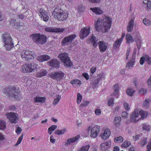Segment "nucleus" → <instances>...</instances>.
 <instances>
[{
	"mask_svg": "<svg viewBox=\"0 0 151 151\" xmlns=\"http://www.w3.org/2000/svg\"><path fill=\"white\" fill-rule=\"evenodd\" d=\"M17 63H18L17 61L14 60L11 63V65L12 67H16Z\"/></svg>",
	"mask_w": 151,
	"mask_h": 151,
	"instance_id": "obj_59",
	"label": "nucleus"
},
{
	"mask_svg": "<svg viewBox=\"0 0 151 151\" xmlns=\"http://www.w3.org/2000/svg\"><path fill=\"white\" fill-rule=\"evenodd\" d=\"M146 61L149 65H151V58L148 55H145Z\"/></svg>",
	"mask_w": 151,
	"mask_h": 151,
	"instance_id": "obj_49",
	"label": "nucleus"
},
{
	"mask_svg": "<svg viewBox=\"0 0 151 151\" xmlns=\"http://www.w3.org/2000/svg\"><path fill=\"white\" fill-rule=\"evenodd\" d=\"M22 129L20 127H17L16 131V132L18 134H20L21 132Z\"/></svg>",
	"mask_w": 151,
	"mask_h": 151,
	"instance_id": "obj_62",
	"label": "nucleus"
},
{
	"mask_svg": "<svg viewBox=\"0 0 151 151\" xmlns=\"http://www.w3.org/2000/svg\"><path fill=\"white\" fill-rule=\"evenodd\" d=\"M95 28L98 31H101L103 33L106 32L110 28L111 20L108 16L104 15L103 18L99 19L95 22Z\"/></svg>",
	"mask_w": 151,
	"mask_h": 151,
	"instance_id": "obj_1",
	"label": "nucleus"
},
{
	"mask_svg": "<svg viewBox=\"0 0 151 151\" xmlns=\"http://www.w3.org/2000/svg\"><path fill=\"white\" fill-rule=\"evenodd\" d=\"M58 57L63 61L66 66L71 67L72 66V63L68 56V53L65 52L61 53L59 54Z\"/></svg>",
	"mask_w": 151,
	"mask_h": 151,
	"instance_id": "obj_5",
	"label": "nucleus"
},
{
	"mask_svg": "<svg viewBox=\"0 0 151 151\" xmlns=\"http://www.w3.org/2000/svg\"><path fill=\"white\" fill-rule=\"evenodd\" d=\"M100 131V127L98 125L94 127L91 130V137L93 138L96 137L99 133Z\"/></svg>",
	"mask_w": 151,
	"mask_h": 151,
	"instance_id": "obj_15",
	"label": "nucleus"
},
{
	"mask_svg": "<svg viewBox=\"0 0 151 151\" xmlns=\"http://www.w3.org/2000/svg\"><path fill=\"white\" fill-rule=\"evenodd\" d=\"M90 10L97 15H100L103 13V11L99 7L91 8Z\"/></svg>",
	"mask_w": 151,
	"mask_h": 151,
	"instance_id": "obj_25",
	"label": "nucleus"
},
{
	"mask_svg": "<svg viewBox=\"0 0 151 151\" xmlns=\"http://www.w3.org/2000/svg\"><path fill=\"white\" fill-rule=\"evenodd\" d=\"M47 63L50 66L56 68H58L60 66V63L55 59L50 60Z\"/></svg>",
	"mask_w": 151,
	"mask_h": 151,
	"instance_id": "obj_17",
	"label": "nucleus"
},
{
	"mask_svg": "<svg viewBox=\"0 0 151 151\" xmlns=\"http://www.w3.org/2000/svg\"><path fill=\"white\" fill-rule=\"evenodd\" d=\"M90 27H86L81 29L80 31L79 37L80 38L83 39L87 37L90 33Z\"/></svg>",
	"mask_w": 151,
	"mask_h": 151,
	"instance_id": "obj_8",
	"label": "nucleus"
},
{
	"mask_svg": "<svg viewBox=\"0 0 151 151\" xmlns=\"http://www.w3.org/2000/svg\"><path fill=\"white\" fill-rule=\"evenodd\" d=\"M45 99L43 97H36L34 99V101L35 102H44Z\"/></svg>",
	"mask_w": 151,
	"mask_h": 151,
	"instance_id": "obj_35",
	"label": "nucleus"
},
{
	"mask_svg": "<svg viewBox=\"0 0 151 151\" xmlns=\"http://www.w3.org/2000/svg\"><path fill=\"white\" fill-rule=\"evenodd\" d=\"M124 106L125 109L127 110H129L130 108V106L126 102H124Z\"/></svg>",
	"mask_w": 151,
	"mask_h": 151,
	"instance_id": "obj_54",
	"label": "nucleus"
},
{
	"mask_svg": "<svg viewBox=\"0 0 151 151\" xmlns=\"http://www.w3.org/2000/svg\"><path fill=\"white\" fill-rule=\"evenodd\" d=\"M80 135H78L74 137L68 139L66 141L65 145V146H67L71 143L77 141L80 138Z\"/></svg>",
	"mask_w": 151,
	"mask_h": 151,
	"instance_id": "obj_18",
	"label": "nucleus"
},
{
	"mask_svg": "<svg viewBox=\"0 0 151 151\" xmlns=\"http://www.w3.org/2000/svg\"><path fill=\"white\" fill-rule=\"evenodd\" d=\"M143 22L145 25L147 26H149L151 24L150 20L146 18L143 19Z\"/></svg>",
	"mask_w": 151,
	"mask_h": 151,
	"instance_id": "obj_46",
	"label": "nucleus"
},
{
	"mask_svg": "<svg viewBox=\"0 0 151 151\" xmlns=\"http://www.w3.org/2000/svg\"><path fill=\"white\" fill-rule=\"evenodd\" d=\"M147 83L149 86H151V75L147 81Z\"/></svg>",
	"mask_w": 151,
	"mask_h": 151,
	"instance_id": "obj_64",
	"label": "nucleus"
},
{
	"mask_svg": "<svg viewBox=\"0 0 151 151\" xmlns=\"http://www.w3.org/2000/svg\"><path fill=\"white\" fill-rule=\"evenodd\" d=\"M122 42V41H121V40L118 39L115 42V43L113 46L114 48H116L118 47L120 45Z\"/></svg>",
	"mask_w": 151,
	"mask_h": 151,
	"instance_id": "obj_42",
	"label": "nucleus"
},
{
	"mask_svg": "<svg viewBox=\"0 0 151 151\" xmlns=\"http://www.w3.org/2000/svg\"><path fill=\"white\" fill-rule=\"evenodd\" d=\"M39 16L40 17L43 19V20L45 22H47L49 19V17L48 12L45 10L41 9L40 10Z\"/></svg>",
	"mask_w": 151,
	"mask_h": 151,
	"instance_id": "obj_16",
	"label": "nucleus"
},
{
	"mask_svg": "<svg viewBox=\"0 0 151 151\" xmlns=\"http://www.w3.org/2000/svg\"><path fill=\"white\" fill-rule=\"evenodd\" d=\"M133 137L134 140V141H137L139 139V136L138 134H137L135 136H133Z\"/></svg>",
	"mask_w": 151,
	"mask_h": 151,
	"instance_id": "obj_60",
	"label": "nucleus"
},
{
	"mask_svg": "<svg viewBox=\"0 0 151 151\" xmlns=\"http://www.w3.org/2000/svg\"><path fill=\"white\" fill-rule=\"evenodd\" d=\"M131 144L130 142L128 141H126L123 143L121 146L122 147L127 148L129 147Z\"/></svg>",
	"mask_w": 151,
	"mask_h": 151,
	"instance_id": "obj_41",
	"label": "nucleus"
},
{
	"mask_svg": "<svg viewBox=\"0 0 151 151\" xmlns=\"http://www.w3.org/2000/svg\"><path fill=\"white\" fill-rule=\"evenodd\" d=\"M135 61V58L134 56L132 57L131 60L127 63L126 68L128 69H132L134 65Z\"/></svg>",
	"mask_w": 151,
	"mask_h": 151,
	"instance_id": "obj_28",
	"label": "nucleus"
},
{
	"mask_svg": "<svg viewBox=\"0 0 151 151\" xmlns=\"http://www.w3.org/2000/svg\"><path fill=\"white\" fill-rule=\"evenodd\" d=\"M142 129L143 130H145L147 131H149L150 130V127L148 124L144 123L143 124Z\"/></svg>",
	"mask_w": 151,
	"mask_h": 151,
	"instance_id": "obj_38",
	"label": "nucleus"
},
{
	"mask_svg": "<svg viewBox=\"0 0 151 151\" xmlns=\"http://www.w3.org/2000/svg\"><path fill=\"white\" fill-rule=\"evenodd\" d=\"M121 119V118L120 116L116 117L115 118L114 123L116 126H118L120 124Z\"/></svg>",
	"mask_w": 151,
	"mask_h": 151,
	"instance_id": "obj_36",
	"label": "nucleus"
},
{
	"mask_svg": "<svg viewBox=\"0 0 151 151\" xmlns=\"http://www.w3.org/2000/svg\"><path fill=\"white\" fill-rule=\"evenodd\" d=\"M146 61L145 55L142 57L140 59V63L141 65L143 64L144 61Z\"/></svg>",
	"mask_w": 151,
	"mask_h": 151,
	"instance_id": "obj_55",
	"label": "nucleus"
},
{
	"mask_svg": "<svg viewBox=\"0 0 151 151\" xmlns=\"http://www.w3.org/2000/svg\"><path fill=\"white\" fill-rule=\"evenodd\" d=\"M139 92L141 94L144 95L146 93L147 90L143 88H141L139 90Z\"/></svg>",
	"mask_w": 151,
	"mask_h": 151,
	"instance_id": "obj_52",
	"label": "nucleus"
},
{
	"mask_svg": "<svg viewBox=\"0 0 151 151\" xmlns=\"http://www.w3.org/2000/svg\"><path fill=\"white\" fill-rule=\"evenodd\" d=\"M134 18L131 19L129 21L127 26V30L129 32H131L133 30L134 26Z\"/></svg>",
	"mask_w": 151,
	"mask_h": 151,
	"instance_id": "obj_23",
	"label": "nucleus"
},
{
	"mask_svg": "<svg viewBox=\"0 0 151 151\" xmlns=\"http://www.w3.org/2000/svg\"><path fill=\"white\" fill-rule=\"evenodd\" d=\"M30 65H31V68L32 71H33L36 68L37 66V65L34 63H32L29 64Z\"/></svg>",
	"mask_w": 151,
	"mask_h": 151,
	"instance_id": "obj_50",
	"label": "nucleus"
},
{
	"mask_svg": "<svg viewBox=\"0 0 151 151\" xmlns=\"http://www.w3.org/2000/svg\"><path fill=\"white\" fill-rule=\"evenodd\" d=\"M63 11L59 8L55 9L52 12V15L55 18L58 19L59 17L60 16L61 13V14Z\"/></svg>",
	"mask_w": 151,
	"mask_h": 151,
	"instance_id": "obj_21",
	"label": "nucleus"
},
{
	"mask_svg": "<svg viewBox=\"0 0 151 151\" xmlns=\"http://www.w3.org/2000/svg\"><path fill=\"white\" fill-rule=\"evenodd\" d=\"M31 65L29 64H26L23 65L21 69L22 71L24 73H29L32 72L31 68Z\"/></svg>",
	"mask_w": 151,
	"mask_h": 151,
	"instance_id": "obj_19",
	"label": "nucleus"
},
{
	"mask_svg": "<svg viewBox=\"0 0 151 151\" xmlns=\"http://www.w3.org/2000/svg\"><path fill=\"white\" fill-rule=\"evenodd\" d=\"M6 125V123L4 121H0V129H4Z\"/></svg>",
	"mask_w": 151,
	"mask_h": 151,
	"instance_id": "obj_48",
	"label": "nucleus"
},
{
	"mask_svg": "<svg viewBox=\"0 0 151 151\" xmlns=\"http://www.w3.org/2000/svg\"><path fill=\"white\" fill-rule=\"evenodd\" d=\"M68 15L64 11L59 17L58 20H65L68 17Z\"/></svg>",
	"mask_w": 151,
	"mask_h": 151,
	"instance_id": "obj_29",
	"label": "nucleus"
},
{
	"mask_svg": "<svg viewBox=\"0 0 151 151\" xmlns=\"http://www.w3.org/2000/svg\"><path fill=\"white\" fill-rule=\"evenodd\" d=\"M49 76L53 79L60 80L63 77L64 74L61 72H53L49 74Z\"/></svg>",
	"mask_w": 151,
	"mask_h": 151,
	"instance_id": "obj_11",
	"label": "nucleus"
},
{
	"mask_svg": "<svg viewBox=\"0 0 151 151\" xmlns=\"http://www.w3.org/2000/svg\"><path fill=\"white\" fill-rule=\"evenodd\" d=\"M124 139L122 137L120 136L116 137L114 139V141L117 143H120L123 142Z\"/></svg>",
	"mask_w": 151,
	"mask_h": 151,
	"instance_id": "obj_40",
	"label": "nucleus"
},
{
	"mask_svg": "<svg viewBox=\"0 0 151 151\" xmlns=\"http://www.w3.org/2000/svg\"><path fill=\"white\" fill-rule=\"evenodd\" d=\"M126 38L127 40V42L128 43H132L134 41V40L133 39L132 37L130 35H127L126 37Z\"/></svg>",
	"mask_w": 151,
	"mask_h": 151,
	"instance_id": "obj_33",
	"label": "nucleus"
},
{
	"mask_svg": "<svg viewBox=\"0 0 151 151\" xmlns=\"http://www.w3.org/2000/svg\"><path fill=\"white\" fill-rule=\"evenodd\" d=\"M64 30V29L63 28L58 27H47L45 28V30L48 32H63Z\"/></svg>",
	"mask_w": 151,
	"mask_h": 151,
	"instance_id": "obj_12",
	"label": "nucleus"
},
{
	"mask_svg": "<svg viewBox=\"0 0 151 151\" xmlns=\"http://www.w3.org/2000/svg\"><path fill=\"white\" fill-rule=\"evenodd\" d=\"M143 3L144 4L143 6H145V5H146L148 9H151V2L149 0H144Z\"/></svg>",
	"mask_w": 151,
	"mask_h": 151,
	"instance_id": "obj_34",
	"label": "nucleus"
},
{
	"mask_svg": "<svg viewBox=\"0 0 151 151\" xmlns=\"http://www.w3.org/2000/svg\"><path fill=\"white\" fill-rule=\"evenodd\" d=\"M19 91L15 87H9L4 90V94L10 98H14L17 99L20 97Z\"/></svg>",
	"mask_w": 151,
	"mask_h": 151,
	"instance_id": "obj_2",
	"label": "nucleus"
},
{
	"mask_svg": "<svg viewBox=\"0 0 151 151\" xmlns=\"http://www.w3.org/2000/svg\"><path fill=\"white\" fill-rule=\"evenodd\" d=\"M50 58V57L47 55H42L38 56L37 58V60L40 62H43L47 60Z\"/></svg>",
	"mask_w": 151,
	"mask_h": 151,
	"instance_id": "obj_27",
	"label": "nucleus"
},
{
	"mask_svg": "<svg viewBox=\"0 0 151 151\" xmlns=\"http://www.w3.org/2000/svg\"><path fill=\"white\" fill-rule=\"evenodd\" d=\"M82 98L81 95L79 93H78L77 95V103L78 104H79L81 102Z\"/></svg>",
	"mask_w": 151,
	"mask_h": 151,
	"instance_id": "obj_47",
	"label": "nucleus"
},
{
	"mask_svg": "<svg viewBox=\"0 0 151 151\" xmlns=\"http://www.w3.org/2000/svg\"><path fill=\"white\" fill-rule=\"evenodd\" d=\"M110 132L109 129H106L104 131V132L101 134L100 136L102 139H106L110 136Z\"/></svg>",
	"mask_w": 151,
	"mask_h": 151,
	"instance_id": "obj_22",
	"label": "nucleus"
},
{
	"mask_svg": "<svg viewBox=\"0 0 151 151\" xmlns=\"http://www.w3.org/2000/svg\"><path fill=\"white\" fill-rule=\"evenodd\" d=\"M88 40H90L94 47L95 48L97 46V42L98 40L95 36H93V35H92L90 38L88 39Z\"/></svg>",
	"mask_w": 151,
	"mask_h": 151,
	"instance_id": "obj_24",
	"label": "nucleus"
},
{
	"mask_svg": "<svg viewBox=\"0 0 151 151\" xmlns=\"http://www.w3.org/2000/svg\"><path fill=\"white\" fill-rule=\"evenodd\" d=\"M95 113L97 116L101 114V111L100 109H96L95 111Z\"/></svg>",
	"mask_w": 151,
	"mask_h": 151,
	"instance_id": "obj_58",
	"label": "nucleus"
},
{
	"mask_svg": "<svg viewBox=\"0 0 151 151\" xmlns=\"http://www.w3.org/2000/svg\"><path fill=\"white\" fill-rule=\"evenodd\" d=\"M2 40L4 46L8 50H11L14 47V44L11 36L9 33H5L2 35Z\"/></svg>",
	"mask_w": 151,
	"mask_h": 151,
	"instance_id": "obj_3",
	"label": "nucleus"
},
{
	"mask_svg": "<svg viewBox=\"0 0 151 151\" xmlns=\"http://www.w3.org/2000/svg\"><path fill=\"white\" fill-rule=\"evenodd\" d=\"M47 73V71L45 70H41L37 73V76L38 77H41L45 76Z\"/></svg>",
	"mask_w": 151,
	"mask_h": 151,
	"instance_id": "obj_31",
	"label": "nucleus"
},
{
	"mask_svg": "<svg viewBox=\"0 0 151 151\" xmlns=\"http://www.w3.org/2000/svg\"><path fill=\"white\" fill-rule=\"evenodd\" d=\"M70 83L74 86H79L81 84V81L79 80H75L73 81H71Z\"/></svg>",
	"mask_w": 151,
	"mask_h": 151,
	"instance_id": "obj_30",
	"label": "nucleus"
},
{
	"mask_svg": "<svg viewBox=\"0 0 151 151\" xmlns=\"http://www.w3.org/2000/svg\"><path fill=\"white\" fill-rule=\"evenodd\" d=\"M105 79V76L103 75H99L96 77H94L92 80L91 84L95 87L98 86L99 84V81L101 79Z\"/></svg>",
	"mask_w": 151,
	"mask_h": 151,
	"instance_id": "obj_9",
	"label": "nucleus"
},
{
	"mask_svg": "<svg viewBox=\"0 0 151 151\" xmlns=\"http://www.w3.org/2000/svg\"><path fill=\"white\" fill-rule=\"evenodd\" d=\"M150 102L149 100L146 99L143 104V106L146 108H148L149 106Z\"/></svg>",
	"mask_w": 151,
	"mask_h": 151,
	"instance_id": "obj_44",
	"label": "nucleus"
},
{
	"mask_svg": "<svg viewBox=\"0 0 151 151\" xmlns=\"http://www.w3.org/2000/svg\"><path fill=\"white\" fill-rule=\"evenodd\" d=\"M113 88L114 90V92L111 93V96H114L115 97L117 96L118 95L119 90V86L118 84H115L113 86Z\"/></svg>",
	"mask_w": 151,
	"mask_h": 151,
	"instance_id": "obj_26",
	"label": "nucleus"
},
{
	"mask_svg": "<svg viewBox=\"0 0 151 151\" xmlns=\"http://www.w3.org/2000/svg\"><path fill=\"white\" fill-rule=\"evenodd\" d=\"M90 146L88 145L82 147L80 149L81 151H88Z\"/></svg>",
	"mask_w": 151,
	"mask_h": 151,
	"instance_id": "obj_45",
	"label": "nucleus"
},
{
	"mask_svg": "<svg viewBox=\"0 0 151 151\" xmlns=\"http://www.w3.org/2000/svg\"><path fill=\"white\" fill-rule=\"evenodd\" d=\"M5 115L12 123L15 124L17 122V120L18 119V116L17 114L14 112H9L6 114Z\"/></svg>",
	"mask_w": 151,
	"mask_h": 151,
	"instance_id": "obj_7",
	"label": "nucleus"
},
{
	"mask_svg": "<svg viewBox=\"0 0 151 151\" xmlns=\"http://www.w3.org/2000/svg\"><path fill=\"white\" fill-rule=\"evenodd\" d=\"M76 36L75 34L70 35L69 36L65 37L62 41L63 45H67L68 43L71 42L75 38Z\"/></svg>",
	"mask_w": 151,
	"mask_h": 151,
	"instance_id": "obj_13",
	"label": "nucleus"
},
{
	"mask_svg": "<svg viewBox=\"0 0 151 151\" xmlns=\"http://www.w3.org/2000/svg\"><path fill=\"white\" fill-rule=\"evenodd\" d=\"M147 143V140L146 138H144L142 139L139 143V145L141 147H143L146 145Z\"/></svg>",
	"mask_w": 151,
	"mask_h": 151,
	"instance_id": "obj_37",
	"label": "nucleus"
},
{
	"mask_svg": "<svg viewBox=\"0 0 151 151\" xmlns=\"http://www.w3.org/2000/svg\"><path fill=\"white\" fill-rule=\"evenodd\" d=\"M139 114L141 116V117L140 118L141 119L142 118L143 119L146 118L147 116L148 113L147 112L141 110L139 111Z\"/></svg>",
	"mask_w": 151,
	"mask_h": 151,
	"instance_id": "obj_32",
	"label": "nucleus"
},
{
	"mask_svg": "<svg viewBox=\"0 0 151 151\" xmlns=\"http://www.w3.org/2000/svg\"><path fill=\"white\" fill-rule=\"evenodd\" d=\"M61 99V96L59 95H57L56 96V98L54 99L53 101V104L54 105H57L59 101Z\"/></svg>",
	"mask_w": 151,
	"mask_h": 151,
	"instance_id": "obj_39",
	"label": "nucleus"
},
{
	"mask_svg": "<svg viewBox=\"0 0 151 151\" xmlns=\"http://www.w3.org/2000/svg\"><path fill=\"white\" fill-rule=\"evenodd\" d=\"M97 44L99 46L100 51L101 52H105L108 46V44L103 40L100 41L98 42Z\"/></svg>",
	"mask_w": 151,
	"mask_h": 151,
	"instance_id": "obj_10",
	"label": "nucleus"
},
{
	"mask_svg": "<svg viewBox=\"0 0 151 151\" xmlns=\"http://www.w3.org/2000/svg\"><path fill=\"white\" fill-rule=\"evenodd\" d=\"M134 92L135 91L133 89L130 88L128 89L126 91L127 94L131 96L133 95Z\"/></svg>",
	"mask_w": 151,
	"mask_h": 151,
	"instance_id": "obj_43",
	"label": "nucleus"
},
{
	"mask_svg": "<svg viewBox=\"0 0 151 151\" xmlns=\"http://www.w3.org/2000/svg\"><path fill=\"white\" fill-rule=\"evenodd\" d=\"M138 110L136 109L131 114L130 118L131 121L135 122H137L140 119V118H138Z\"/></svg>",
	"mask_w": 151,
	"mask_h": 151,
	"instance_id": "obj_14",
	"label": "nucleus"
},
{
	"mask_svg": "<svg viewBox=\"0 0 151 151\" xmlns=\"http://www.w3.org/2000/svg\"><path fill=\"white\" fill-rule=\"evenodd\" d=\"M57 127L56 125H52L48 129V130H50L53 131Z\"/></svg>",
	"mask_w": 151,
	"mask_h": 151,
	"instance_id": "obj_56",
	"label": "nucleus"
},
{
	"mask_svg": "<svg viewBox=\"0 0 151 151\" xmlns=\"http://www.w3.org/2000/svg\"><path fill=\"white\" fill-rule=\"evenodd\" d=\"M32 40L38 45H42L46 41L47 37L42 34L37 33L31 35Z\"/></svg>",
	"mask_w": 151,
	"mask_h": 151,
	"instance_id": "obj_4",
	"label": "nucleus"
},
{
	"mask_svg": "<svg viewBox=\"0 0 151 151\" xmlns=\"http://www.w3.org/2000/svg\"><path fill=\"white\" fill-rule=\"evenodd\" d=\"M114 99H109L108 103V105L109 106H112L113 104Z\"/></svg>",
	"mask_w": 151,
	"mask_h": 151,
	"instance_id": "obj_57",
	"label": "nucleus"
},
{
	"mask_svg": "<svg viewBox=\"0 0 151 151\" xmlns=\"http://www.w3.org/2000/svg\"><path fill=\"white\" fill-rule=\"evenodd\" d=\"M135 41L137 44V48L138 49H139L141 47V40L139 38L137 39V40H136Z\"/></svg>",
	"mask_w": 151,
	"mask_h": 151,
	"instance_id": "obj_51",
	"label": "nucleus"
},
{
	"mask_svg": "<svg viewBox=\"0 0 151 151\" xmlns=\"http://www.w3.org/2000/svg\"><path fill=\"white\" fill-rule=\"evenodd\" d=\"M20 53L22 58L24 60H29L34 58V54L31 51L25 50H22Z\"/></svg>",
	"mask_w": 151,
	"mask_h": 151,
	"instance_id": "obj_6",
	"label": "nucleus"
},
{
	"mask_svg": "<svg viewBox=\"0 0 151 151\" xmlns=\"http://www.w3.org/2000/svg\"><path fill=\"white\" fill-rule=\"evenodd\" d=\"M111 145V142L110 141L102 143L100 145V148L102 150H106L109 148Z\"/></svg>",
	"mask_w": 151,
	"mask_h": 151,
	"instance_id": "obj_20",
	"label": "nucleus"
},
{
	"mask_svg": "<svg viewBox=\"0 0 151 151\" xmlns=\"http://www.w3.org/2000/svg\"><path fill=\"white\" fill-rule=\"evenodd\" d=\"M147 150L146 151H150L151 149V144L148 143V145L147 146Z\"/></svg>",
	"mask_w": 151,
	"mask_h": 151,
	"instance_id": "obj_63",
	"label": "nucleus"
},
{
	"mask_svg": "<svg viewBox=\"0 0 151 151\" xmlns=\"http://www.w3.org/2000/svg\"><path fill=\"white\" fill-rule=\"evenodd\" d=\"M83 76L86 78V80H88L89 78V76L88 74L86 73H83Z\"/></svg>",
	"mask_w": 151,
	"mask_h": 151,
	"instance_id": "obj_61",
	"label": "nucleus"
},
{
	"mask_svg": "<svg viewBox=\"0 0 151 151\" xmlns=\"http://www.w3.org/2000/svg\"><path fill=\"white\" fill-rule=\"evenodd\" d=\"M23 138V135H21L19 138L18 141L15 144V146H17L19 144H20Z\"/></svg>",
	"mask_w": 151,
	"mask_h": 151,
	"instance_id": "obj_53",
	"label": "nucleus"
}]
</instances>
